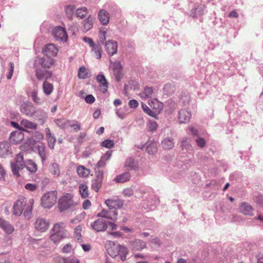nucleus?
<instances>
[{"mask_svg":"<svg viewBox=\"0 0 263 263\" xmlns=\"http://www.w3.org/2000/svg\"><path fill=\"white\" fill-rule=\"evenodd\" d=\"M33 204V199L28 200L24 197H20L13 204L12 213L15 216H20L24 212V217L27 219H30L32 215Z\"/></svg>","mask_w":263,"mask_h":263,"instance_id":"nucleus-1","label":"nucleus"},{"mask_svg":"<svg viewBox=\"0 0 263 263\" xmlns=\"http://www.w3.org/2000/svg\"><path fill=\"white\" fill-rule=\"evenodd\" d=\"M72 198L71 194L66 193L59 199L58 207L60 212L66 211L74 205Z\"/></svg>","mask_w":263,"mask_h":263,"instance_id":"nucleus-2","label":"nucleus"},{"mask_svg":"<svg viewBox=\"0 0 263 263\" xmlns=\"http://www.w3.org/2000/svg\"><path fill=\"white\" fill-rule=\"evenodd\" d=\"M25 167L23 155L20 153L16 157V161L11 163V170L14 176L16 177H20V172Z\"/></svg>","mask_w":263,"mask_h":263,"instance_id":"nucleus-3","label":"nucleus"},{"mask_svg":"<svg viewBox=\"0 0 263 263\" xmlns=\"http://www.w3.org/2000/svg\"><path fill=\"white\" fill-rule=\"evenodd\" d=\"M57 193L56 191L47 192L42 198V204L45 208H51L56 202Z\"/></svg>","mask_w":263,"mask_h":263,"instance_id":"nucleus-4","label":"nucleus"},{"mask_svg":"<svg viewBox=\"0 0 263 263\" xmlns=\"http://www.w3.org/2000/svg\"><path fill=\"white\" fill-rule=\"evenodd\" d=\"M34 226L36 231L39 233H44L48 230L50 223L48 220L45 219L38 218L34 222Z\"/></svg>","mask_w":263,"mask_h":263,"instance_id":"nucleus-5","label":"nucleus"},{"mask_svg":"<svg viewBox=\"0 0 263 263\" xmlns=\"http://www.w3.org/2000/svg\"><path fill=\"white\" fill-rule=\"evenodd\" d=\"M20 111L22 114L28 117H32L35 113L36 109L32 103L27 101L21 105Z\"/></svg>","mask_w":263,"mask_h":263,"instance_id":"nucleus-6","label":"nucleus"},{"mask_svg":"<svg viewBox=\"0 0 263 263\" xmlns=\"http://www.w3.org/2000/svg\"><path fill=\"white\" fill-rule=\"evenodd\" d=\"M52 34L54 37L58 41L66 42L68 38L65 29L60 26L56 27L53 29Z\"/></svg>","mask_w":263,"mask_h":263,"instance_id":"nucleus-7","label":"nucleus"},{"mask_svg":"<svg viewBox=\"0 0 263 263\" xmlns=\"http://www.w3.org/2000/svg\"><path fill=\"white\" fill-rule=\"evenodd\" d=\"M91 228L96 232L105 231L107 228V222L102 219H98L90 224Z\"/></svg>","mask_w":263,"mask_h":263,"instance_id":"nucleus-8","label":"nucleus"},{"mask_svg":"<svg viewBox=\"0 0 263 263\" xmlns=\"http://www.w3.org/2000/svg\"><path fill=\"white\" fill-rule=\"evenodd\" d=\"M12 154L10 144L7 141L0 142V157L6 158Z\"/></svg>","mask_w":263,"mask_h":263,"instance_id":"nucleus-9","label":"nucleus"},{"mask_svg":"<svg viewBox=\"0 0 263 263\" xmlns=\"http://www.w3.org/2000/svg\"><path fill=\"white\" fill-rule=\"evenodd\" d=\"M114 249L116 252L114 253H111V256L115 257L119 255L121 260L124 261L128 253L127 249L125 247L120 245V247H115Z\"/></svg>","mask_w":263,"mask_h":263,"instance_id":"nucleus-10","label":"nucleus"},{"mask_svg":"<svg viewBox=\"0 0 263 263\" xmlns=\"http://www.w3.org/2000/svg\"><path fill=\"white\" fill-rule=\"evenodd\" d=\"M118 213L117 211H108L106 210L103 209L100 212L97 214L98 217L105 218L116 221L117 220Z\"/></svg>","mask_w":263,"mask_h":263,"instance_id":"nucleus-11","label":"nucleus"},{"mask_svg":"<svg viewBox=\"0 0 263 263\" xmlns=\"http://www.w3.org/2000/svg\"><path fill=\"white\" fill-rule=\"evenodd\" d=\"M239 212L246 216H251L253 215V208L248 202H242L239 205Z\"/></svg>","mask_w":263,"mask_h":263,"instance_id":"nucleus-12","label":"nucleus"},{"mask_svg":"<svg viewBox=\"0 0 263 263\" xmlns=\"http://www.w3.org/2000/svg\"><path fill=\"white\" fill-rule=\"evenodd\" d=\"M105 204L110 210L116 211L117 209H120L123 206V202L120 199H107L105 201Z\"/></svg>","mask_w":263,"mask_h":263,"instance_id":"nucleus-13","label":"nucleus"},{"mask_svg":"<svg viewBox=\"0 0 263 263\" xmlns=\"http://www.w3.org/2000/svg\"><path fill=\"white\" fill-rule=\"evenodd\" d=\"M24 139V135L22 131L12 132L10 136V141L13 144H17Z\"/></svg>","mask_w":263,"mask_h":263,"instance_id":"nucleus-14","label":"nucleus"},{"mask_svg":"<svg viewBox=\"0 0 263 263\" xmlns=\"http://www.w3.org/2000/svg\"><path fill=\"white\" fill-rule=\"evenodd\" d=\"M35 76L39 80H47L52 77V73L49 71L36 68L35 70Z\"/></svg>","mask_w":263,"mask_h":263,"instance_id":"nucleus-15","label":"nucleus"},{"mask_svg":"<svg viewBox=\"0 0 263 263\" xmlns=\"http://www.w3.org/2000/svg\"><path fill=\"white\" fill-rule=\"evenodd\" d=\"M105 47L107 52L110 55H112L117 52L118 44L116 41H108L105 44Z\"/></svg>","mask_w":263,"mask_h":263,"instance_id":"nucleus-16","label":"nucleus"},{"mask_svg":"<svg viewBox=\"0 0 263 263\" xmlns=\"http://www.w3.org/2000/svg\"><path fill=\"white\" fill-rule=\"evenodd\" d=\"M103 176L102 174L96 175L91 181V189L96 192H98L102 186Z\"/></svg>","mask_w":263,"mask_h":263,"instance_id":"nucleus-17","label":"nucleus"},{"mask_svg":"<svg viewBox=\"0 0 263 263\" xmlns=\"http://www.w3.org/2000/svg\"><path fill=\"white\" fill-rule=\"evenodd\" d=\"M48 171L54 178H58L61 175L60 167L57 163H51L48 166Z\"/></svg>","mask_w":263,"mask_h":263,"instance_id":"nucleus-18","label":"nucleus"},{"mask_svg":"<svg viewBox=\"0 0 263 263\" xmlns=\"http://www.w3.org/2000/svg\"><path fill=\"white\" fill-rule=\"evenodd\" d=\"M0 227L7 234H12L15 230L14 227L8 221L0 218Z\"/></svg>","mask_w":263,"mask_h":263,"instance_id":"nucleus-19","label":"nucleus"},{"mask_svg":"<svg viewBox=\"0 0 263 263\" xmlns=\"http://www.w3.org/2000/svg\"><path fill=\"white\" fill-rule=\"evenodd\" d=\"M96 79L100 83V90L103 93L107 92L108 84L105 76L102 74H99L96 77Z\"/></svg>","mask_w":263,"mask_h":263,"instance_id":"nucleus-20","label":"nucleus"},{"mask_svg":"<svg viewBox=\"0 0 263 263\" xmlns=\"http://www.w3.org/2000/svg\"><path fill=\"white\" fill-rule=\"evenodd\" d=\"M53 60L46 55L40 58L38 62V64L44 68H49L53 64Z\"/></svg>","mask_w":263,"mask_h":263,"instance_id":"nucleus-21","label":"nucleus"},{"mask_svg":"<svg viewBox=\"0 0 263 263\" xmlns=\"http://www.w3.org/2000/svg\"><path fill=\"white\" fill-rule=\"evenodd\" d=\"M43 51L45 53V55L55 56L58 52V48L52 44H49L45 46L43 49Z\"/></svg>","mask_w":263,"mask_h":263,"instance_id":"nucleus-22","label":"nucleus"},{"mask_svg":"<svg viewBox=\"0 0 263 263\" xmlns=\"http://www.w3.org/2000/svg\"><path fill=\"white\" fill-rule=\"evenodd\" d=\"M191 117V112L185 109H181L179 112L178 119L180 123H186Z\"/></svg>","mask_w":263,"mask_h":263,"instance_id":"nucleus-23","label":"nucleus"},{"mask_svg":"<svg viewBox=\"0 0 263 263\" xmlns=\"http://www.w3.org/2000/svg\"><path fill=\"white\" fill-rule=\"evenodd\" d=\"M98 18L103 25H106L109 21V15L108 13L104 10H101L98 14Z\"/></svg>","mask_w":263,"mask_h":263,"instance_id":"nucleus-24","label":"nucleus"},{"mask_svg":"<svg viewBox=\"0 0 263 263\" xmlns=\"http://www.w3.org/2000/svg\"><path fill=\"white\" fill-rule=\"evenodd\" d=\"M148 104L155 110V112H159L162 109V104L157 99L150 100Z\"/></svg>","mask_w":263,"mask_h":263,"instance_id":"nucleus-25","label":"nucleus"},{"mask_svg":"<svg viewBox=\"0 0 263 263\" xmlns=\"http://www.w3.org/2000/svg\"><path fill=\"white\" fill-rule=\"evenodd\" d=\"M77 172L80 177H87L90 173V170L84 167L83 165H79L77 169Z\"/></svg>","mask_w":263,"mask_h":263,"instance_id":"nucleus-26","label":"nucleus"},{"mask_svg":"<svg viewBox=\"0 0 263 263\" xmlns=\"http://www.w3.org/2000/svg\"><path fill=\"white\" fill-rule=\"evenodd\" d=\"M66 227V223L63 222H60L55 223L52 229V231L54 233L59 234H65L63 229Z\"/></svg>","mask_w":263,"mask_h":263,"instance_id":"nucleus-27","label":"nucleus"},{"mask_svg":"<svg viewBox=\"0 0 263 263\" xmlns=\"http://www.w3.org/2000/svg\"><path fill=\"white\" fill-rule=\"evenodd\" d=\"M146 248V243L143 241L137 239L132 243V248L135 251H140Z\"/></svg>","mask_w":263,"mask_h":263,"instance_id":"nucleus-28","label":"nucleus"},{"mask_svg":"<svg viewBox=\"0 0 263 263\" xmlns=\"http://www.w3.org/2000/svg\"><path fill=\"white\" fill-rule=\"evenodd\" d=\"M130 174L129 172H127L122 174L118 175L115 180L117 183H124L128 181L130 179Z\"/></svg>","mask_w":263,"mask_h":263,"instance_id":"nucleus-29","label":"nucleus"},{"mask_svg":"<svg viewBox=\"0 0 263 263\" xmlns=\"http://www.w3.org/2000/svg\"><path fill=\"white\" fill-rule=\"evenodd\" d=\"M21 125L23 127L31 129H36L37 128V124L35 123L26 119L22 120L21 122Z\"/></svg>","mask_w":263,"mask_h":263,"instance_id":"nucleus-30","label":"nucleus"},{"mask_svg":"<svg viewBox=\"0 0 263 263\" xmlns=\"http://www.w3.org/2000/svg\"><path fill=\"white\" fill-rule=\"evenodd\" d=\"M56 125L62 129H65L69 126L70 121L65 119H58L54 120Z\"/></svg>","mask_w":263,"mask_h":263,"instance_id":"nucleus-31","label":"nucleus"},{"mask_svg":"<svg viewBox=\"0 0 263 263\" xmlns=\"http://www.w3.org/2000/svg\"><path fill=\"white\" fill-rule=\"evenodd\" d=\"M27 170L31 173H34L37 171V166L33 161L28 160L25 164V167Z\"/></svg>","mask_w":263,"mask_h":263,"instance_id":"nucleus-32","label":"nucleus"},{"mask_svg":"<svg viewBox=\"0 0 263 263\" xmlns=\"http://www.w3.org/2000/svg\"><path fill=\"white\" fill-rule=\"evenodd\" d=\"M153 92V89L152 87H145L140 93V96L143 99L149 98L152 97Z\"/></svg>","mask_w":263,"mask_h":263,"instance_id":"nucleus-33","label":"nucleus"},{"mask_svg":"<svg viewBox=\"0 0 263 263\" xmlns=\"http://www.w3.org/2000/svg\"><path fill=\"white\" fill-rule=\"evenodd\" d=\"M43 89L44 93L48 96L50 95L53 91V85L45 81L43 84Z\"/></svg>","mask_w":263,"mask_h":263,"instance_id":"nucleus-34","label":"nucleus"},{"mask_svg":"<svg viewBox=\"0 0 263 263\" xmlns=\"http://www.w3.org/2000/svg\"><path fill=\"white\" fill-rule=\"evenodd\" d=\"M111 153L110 152H106L101 158L98 162L97 165L98 167H101L105 165V162L108 161L111 157Z\"/></svg>","mask_w":263,"mask_h":263,"instance_id":"nucleus-35","label":"nucleus"},{"mask_svg":"<svg viewBox=\"0 0 263 263\" xmlns=\"http://www.w3.org/2000/svg\"><path fill=\"white\" fill-rule=\"evenodd\" d=\"M79 192L83 198H86L89 196L88 186L84 184H81L79 187Z\"/></svg>","mask_w":263,"mask_h":263,"instance_id":"nucleus-36","label":"nucleus"},{"mask_svg":"<svg viewBox=\"0 0 263 263\" xmlns=\"http://www.w3.org/2000/svg\"><path fill=\"white\" fill-rule=\"evenodd\" d=\"M35 148L37 149L38 154L41 157L42 162H44L46 159L45 146L44 144L37 145V146L35 147Z\"/></svg>","mask_w":263,"mask_h":263,"instance_id":"nucleus-37","label":"nucleus"},{"mask_svg":"<svg viewBox=\"0 0 263 263\" xmlns=\"http://www.w3.org/2000/svg\"><path fill=\"white\" fill-rule=\"evenodd\" d=\"M82 226L80 225H79L77 227H76L74 230V238L77 241L79 242L82 241Z\"/></svg>","mask_w":263,"mask_h":263,"instance_id":"nucleus-38","label":"nucleus"},{"mask_svg":"<svg viewBox=\"0 0 263 263\" xmlns=\"http://www.w3.org/2000/svg\"><path fill=\"white\" fill-rule=\"evenodd\" d=\"M162 145L163 148L170 149L174 146L173 140L170 138H166L162 142Z\"/></svg>","mask_w":263,"mask_h":263,"instance_id":"nucleus-39","label":"nucleus"},{"mask_svg":"<svg viewBox=\"0 0 263 263\" xmlns=\"http://www.w3.org/2000/svg\"><path fill=\"white\" fill-rule=\"evenodd\" d=\"M157 150V144L155 142H151L146 147V151L149 154H154Z\"/></svg>","mask_w":263,"mask_h":263,"instance_id":"nucleus-40","label":"nucleus"},{"mask_svg":"<svg viewBox=\"0 0 263 263\" xmlns=\"http://www.w3.org/2000/svg\"><path fill=\"white\" fill-rule=\"evenodd\" d=\"M65 237V234H59L53 232L50 236V238L54 243L59 242L60 240Z\"/></svg>","mask_w":263,"mask_h":263,"instance_id":"nucleus-41","label":"nucleus"},{"mask_svg":"<svg viewBox=\"0 0 263 263\" xmlns=\"http://www.w3.org/2000/svg\"><path fill=\"white\" fill-rule=\"evenodd\" d=\"M89 70L84 67H82L79 68L78 71V77L80 79H84L88 77Z\"/></svg>","mask_w":263,"mask_h":263,"instance_id":"nucleus-42","label":"nucleus"},{"mask_svg":"<svg viewBox=\"0 0 263 263\" xmlns=\"http://www.w3.org/2000/svg\"><path fill=\"white\" fill-rule=\"evenodd\" d=\"M93 18L89 17L84 22V27L86 31L89 30L92 27Z\"/></svg>","mask_w":263,"mask_h":263,"instance_id":"nucleus-43","label":"nucleus"},{"mask_svg":"<svg viewBox=\"0 0 263 263\" xmlns=\"http://www.w3.org/2000/svg\"><path fill=\"white\" fill-rule=\"evenodd\" d=\"M125 167L128 170H132L136 166L134 160L132 158H128L125 162Z\"/></svg>","mask_w":263,"mask_h":263,"instance_id":"nucleus-44","label":"nucleus"},{"mask_svg":"<svg viewBox=\"0 0 263 263\" xmlns=\"http://www.w3.org/2000/svg\"><path fill=\"white\" fill-rule=\"evenodd\" d=\"M37 91L36 89H33L30 92V96L32 97L33 101L37 104H40L42 103L41 100L40 98L37 97Z\"/></svg>","mask_w":263,"mask_h":263,"instance_id":"nucleus-45","label":"nucleus"},{"mask_svg":"<svg viewBox=\"0 0 263 263\" xmlns=\"http://www.w3.org/2000/svg\"><path fill=\"white\" fill-rule=\"evenodd\" d=\"M142 108L143 111L152 117H155L156 113L151 110L145 104L142 103Z\"/></svg>","mask_w":263,"mask_h":263,"instance_id":"nucleus-46","label":"nucleus"},{"mask_svg":"<svg viewBox=\"0 0 263 263\" xmlns=\"http://www.w3.org/2000/svg\"><path fill=\"white\" fill-rule=\"evenodd\" d=\"M37 142L34 138H31L27 140V141L25 143L24 146L27 145L28 147L30 149H33L34 147L35 148L37 146H35L36 143Z\"/></svg>","mask_w":263,"mask_h":263,"instance_id":"nucleus-47","label":"nucleus"},{"mask_svg":"<svg viewBox=\"0 0 263 263\" xmlns=\"http://www.w3.org/2000/svg\"><path fill=\"white\" fill-rule=\"evenodd\" d=\"M92 48V50H93L95 57L97 59H100L101 58V47L99 45L91 47Z\"/></svg>","mask_w":263,"mask_h":263,"instance_id":"nucleus-48","label":"nucleus"},{"mask_svg":"<svg viewBox=\"0 0 263 263\" xmlns=\"http://www.w3.org/2000/svg\"><path fill=\"white\" fill-rule=\"evenodd\" d=\"M87 10L85 7L78 9L76 11V14L78 17L82 18L87 14Z\"/></svg>","mask_w":263,"mask_h":263,"instance_id":"nucleus-49","label":"nucleus"},{"mask_svg":"<svg viewBox=\"0 0 263 263\" xmlns=\"http://www.w3.org/2000/svg\"><path fill=\"white\" fill-rule=\"evenodd\" d=\"M147 126L149 130L153 132L156 130L158 127V125L156 121L150 120L147 123Z\"/></svg>","mask_w":263,"mask_h":263,"instance_id":"nucleus-50","label":"nucleus"},{"mask_svg":"<svg viewBox=\"0 0 263 263\" xmlns=\"http://www.w3.org/2000/svg\"><path fill=\"white\" fill-rule=\"evenodd\" d=\"M44 135L40 132L35 131L32 137L34 138L37 142H39L44 139Z\"/></svg>","mask_w":263,"mask_h":263,"instance_id":"nucleus-51","label":"nucleus"},{"mask_svg":"<svg viewBox=\"0 0 263 263\" xmlns=\"http://www.w3.org/2000/svg\"><path fill=\"white\" fill-rule=\"evenodd\" d=\"M48 143V146L51 149H53L54 146V144L56 141V139L55 137L53 136H50L49 137H47Z\"/></svg>","mask_w":263,"mask_h":263,"instance_id":"nucleus-52","label":"nucleus"},{"mask_svg":"<svg viewBox=\"0 0 263 263\" xmlns=\"http://www.w3.org/2000/svg\"><path fill=\"white\" fill-rule=\"evenodd\" d=\"M102 146L106 148H111L114 145V142L112 140L107 139L102 142Z\"/></svg>","mask_w":263,"mask_h":263,"instance_id":"nucleus-53","label":"nucleus"},{"mask_svg":"<svg viewBox=\"0 0 263 263\" xmlns=\"http://www.w3.org/2000/svg\"><path fill=\"white\" fill-rule=\"evenodd\" d=\"M25 188L28 191L33 192L37 189V185L33 183H27L25 185Z\"/></svg>","mask_w":263,"mask_h":263,"instance_id":"nucleus-54","label":"nucleus"},{"mask_svg":"<svg viewBox=\"0 0 263 263\" xmlns=\"http://www.w3.org/2000/svg\"><path fill=\"white\" fill-rule=\"evenodd\" d=\"M63 263H79L78 259L73 257L65 258L62 259Z\"/></svg>","mask_w":263,"mask_h":263,"instance_id":"nucleus-55","label":"nucleus"},{"mask_svg":"<svg viewBox=\"0 0 263 263\" xmlns=\"http://www.w3.org/2000/svg\"><path fill=\"white\" fill-rule=\"evenodd\" d=\"M181 146L183 149H191L192 146L187 142V139L185 138L181 142Z\"/></svg>","mask_w":263,"mask_h":263,"instance_id":"nucleus-56","label":"nucleus"},{"mask_svg":"<svg viewBox=\"0 0 263 263\" xmlns=\"http://www.w3.org/2000/svg\"><path fill=\"white\" fill-rule=\"evenodd\" d=\"M122 69H118V70H113L114 74L115 76L116 80L117 81L119 82L120 81L121 77H122Z\"/></svg>","mask_w":263,"mask_h":263,"instance_id":"nucleus-57","label":"nucleus"},{"mask_svg":"<svg viewBox=\"0 0 263 263\" xmlns=\"http://www.w3.org/2000/svg\"><path fill=\"white\" fill-rule=\"evenodd\" d=\"M196 142L197 145L200 147H203L205 144V141L204 139L198 138L196 140Z\"/></svg>","mask_w":263,"mask_h":263,"instance_id":"nucleus-58","label":"nucleus"},{"mask_svg":"<svg viewBox=\"0 0 263 263\" xmlns=\"http://www.w3.org/2000/svg\"><path fill=\"white\" fill-rule=\"evenodd\" d=\"M116 113L117 116L121 119H124L126 117V113L122 110L121 108L117 109L116 110Z\"/></svg>","mask_w":263,"mask_h":263,"instance_id":"nucleus-59","label":"nucleus"},{"mask_svg":"<svg viewBox=\"0 0 263 263\" xmlns=\"http://www.w3.org/2000/svg\"><path fill=\"white\" fill-rule=\"evenodd\" d=\"M10 70L7 76V79L10 80L13 75V71H14V64L12 62L9 63Z\"/></svg>","mask_w":263,"mask_h":263,"instance_id":"nucleus-60","label":"nucleus"},{"mask_svg":"<svg viewBox=\"0 0 263 263\" xmlns=\"http://www.w3.org/2000/svg\"><path fill=\"white\" fill-rule=\"evenodd\" d=\"M128 105L132 108H136L138 106L139 103L137 100L133 99L129 101Z\"/></svg>","mask_w":263,"mask_h":263,"instance_id":"nucleus-61","label":"nucleus"},{"mask_svg":"<svg viewBox=\"0 0 263 263\" xmlns=\"http://www.w3.org/2000/svg\"><path fill=\"white\" fill-rule=\"evenodd\" d=\"M85 101L87 103L91 104L95 101V98L92 95H88L85 97Z\"/></svg>","mask_w":263,"mask_h":263,"instance_id":"nucleus-62","label":"nucleus"},{"mask_svg":"<svg viewBox=\"0 0 263 263\" xmlns=\"http://www.w3.org/2000/svg\"><path fill=\"white\" fill-rule=\"evenodd\" d=\"M123 194L125 196L130 197L133 195V191L131 189L127 188L123 191Z\"/></svg>","mask_w":263,"mask_h":263,"instance_id":"nucleus-63","label":"nucleus"},{"mask_svg":"<svg viewBox=\"0 0 263 263\" xmlns=\"http://www.w3.org/2000/svg\"><path fill=\"white\" fill-rule=\"evenodd\" d=\"M255 202L260 206H263V196H258L256 197Z\"/></svg>","mask_w":263,"mask_h":263,"instance_id":"nucleus-64","label":"nucleus"}]
</instances>
